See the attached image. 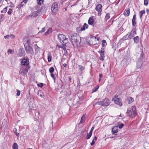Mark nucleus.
I'll list each match as a JSON object with an SVG mask.
<instances>
[{
  "mask_svg": "<svg viewBox=\"0 0 149 149\" xmlns=\"http://www.w3.org/2000/svg\"><path fill=\"white\" fill-rule=\"evenodd\" d=\"M58 38L60 42L62 44L63 47H64L66 46V44L68 41V39L65 36L62 34H59L58 36Z\"/></svg>",
  "mask_w": 149,
  "mask_h": 149,
  "instance_id": "1",
  "label": "nucleus"
},
{
  "mask_svg": "<svg viewBox=\"0 0 149 149\" xmlns=\"http://www.w3.org/2000/svg\"><path fill=\"white\" fill-rule=\"evenodd\" d=\"M81 40V37L76 33L72 34L71 36V41L72 43L76 45L79 44Z\"/></svg>",
  "mask_w": 149,
  "mask_h": 149,
  "instance_id": "2",
  "label": "nucleus"
},
{
  "mask_svg": "<svg viewBox=\"0 0 149 149\" xmlns=\"http://www.w3.org/2000/svg\"><path fill=\"white\" fill-rule=\"evenodd\" d=\"M113 100H114V102L116 104L118 105L120 107L122 106L123 104L121 102V99L118 98L117 95H115V98L113 99Z\"/></svg>",
  "mask_w": 149,
  "mask_h": 149,
  "instance_id": "3",
  "label": "nucleus"
},
{
  "mask_svg": "<svg viewBox=\"0 0 149 149\" xmlns=\"http://www.w3.org/2000/svg\"><path fill=\"white\" fill-rule=\"evenodd\" d=\"M25 49L26 53L33 55L34 52L32 48L30 45H25L24 46Z\"/></svg>",
  "mask_w": 149,
  "mask_h": 149,
  "instance_id": "4",
  "label": "nucleus"
},
{
  "mask_svg": "<svg viewBox=\"0 0 149 149\" xmlns=\"http://www.w3.org/2000/svg\"><path fill=\"white\" fill-rule=\"evenodd\" d=\"M58 4L57 3H54L52 6L51 10L53 13H56L57 10Z\"/></svg>",
  "mask_w": 149,
  "mask_h": 149,
  "instance_id": "5",
  "label": "nucleus"
},
{
  "mask_svg": "<svg viewBox=\"0 0 149 149\" xmlns=\"http://www.w3.org/2000/svg\"><path fill=\"white\" fill-rule=\"evenodd\" d=\"M102 106H107L110 104V102L109 99L105 98L103 101H102Z\"/></svg>",
  "mask_w": 149,
  "mask_h": 149,
  "instance_id": "6",
  "label": "nucleus"
},
{
  "mask_svg": "<svg viewBox=\"0 0 149 149\" xmlns=\"http://www.w3.org/2000/svg\"><path fill=\"white\" fill-rule=\"evenodd\" d=\"M102 4H98L95 8V10L96 11H97L98 13V15L99 14H101V12H102Z\"/></svg>",
  "mask_w": 149,
  "mask_h": 149,
  "instance_id": "7",
  "label": "nucleus"
},
{
  "mask_svg": "<svg viewBox=\"0 0 149 149\" xmlns=\"http://www.w3.org/2000/svg\"><path fill=\"white\" fill-rule=\"evenodd\" d=\"M88 25L86 23H85L84 24V25L83 26L80 27H77V31L78 30H80L81 31H84L86 29H87L88 27Z\"/></svg>",
  "mask_w": 149,
  "mask_h": 149,
  "instance_id": "8",
  "label": "nucleus"
},
{
  "mask_svg": "<svg viewBox=\"0 0 149 149\" xmlns=\"http://www.w3.org/2000/svg\"><path fill=\"white\" fill-rule=\"evenodd\" d=\"M130 37V39H131L132 37H134V35L136 34V32L135 29H133L130 33H128Z\"/></svg>",
  "mask_w": 149,
  "mask_h": 149,
  "instance_id": "9",
  "label": "nucleus"
},
{
  "mask_svg": "<svg viewBox=\"0 0 149 149\" xmlns=\"http://www.w3.org/2000/svg\"><path fill=\"white\" fill-rule=\"evenodd\" d=\"M22 64L25 66H27L29 64V61L27 59L24 58L22 61Z\"/></svg>",
  "mask_w": 149,
  "mask_h": 149,
  "instance_id": "10",
  "label": "nucleus"
},
{
  "mask_svg": "<svg viewBox=\"0 0 149 149\" xmlns=\"http://www.w3.org/2000/svg\"><path fill=\"white\" fill-rule=\"evenodd\" d=\"M105 51H101L100 52V56L99 57V59L100 60L103 61L104 60V58L105 57L104 53Z\"/></svg>",
  "mask_w": 149,
  "mask_h": 149,
  "instance_id": "11",
  "label": "nucleus"
},
{
  "mask_svg": "<svg viewBox=\"0 0 149 149\" xmlns=\"http://www.w3.org/2000/svg\"><path fill=\"white\" fill-rule=\"evenodd\" d=\"M132 24L133 26H135L136 24V18L135 14H134L133 16L132 20Z\"/></svg>",
  "mask_w": 149,
  "mask_h": 149,
  "instance_id": "12",
  "label": "nucleus"
},
{
  "mask_svg": "<svg viewBox=\"0 0 149 149\" xmlns=\"http://www.w3.org/2000/svg\"><path fill=\"white\" fill-rule=\"evenodd\" d=\"M132 108L133 113V116L132 117V118H133L136 116V107L134 106L132 107Z\"/></svg>",
  "mask_w": 149,
  "mask_h": 149,
  "instance_id": "13",
  "label": "nucleus"
},
{
  "mask_svg": "<svg viewBox=\"0 0 149 149\" xmlns=\"http://www.w3.org/2000/svg\"><path fill=\"white\" fill-rule=\"evenodd\" d=\"M93 17H91L89 19L88 23L89 25H92L93 24L94 19Z\"/></svg>",
  "mask_w": 149,
  "mask_h": 149,
  "instance_id": "14",
  "label": "nucleus"
},
{
  "mask_svg": "<svg viewBox=\"0 0 149 149\" xmlns=\"http://www.w3.org/2000/svg\"><path fill=\"white\" fill-rule=\"evenodd\" d=\"M42 147L45 149H47L48 148V144L45 141H43L42 143Z\"/></svg>",
  "mask_w": 149,
  "mask_h": 149,
  "instance_id": "15",
  "label": "nucleus"
},
{
  "mask_svg": "<svg viewBox=\"0 0 149 149\" xmlns=\"http://www.w3.org/2000/svg\"><path fill=\"white\" fill-rule=\"evenodd\" d=\"M112 134H114L117 132L118 131V128L117 126L113 127L112 129Z\"/></svg>",
  "mask_w": 149,
  "mask_h": 149,
  "instance_id": "16",
  "label": "nucleus"
},
{
  "mask_svg": "<svg viewBox=\"0 0 149 149\" xmlns=\"http://www.w3.org/2000/svg\"><path fill=\"white\" fill-rule=\"evenodd\" d=\"M123 14L125 16H129L130 14V9L128 8L125 9L124 12Z\"/></svg>",
  "mask_w": 149,
  "mask_h": 149,
  "instance_id": "17",
  "label": "nucleus"
},
{
  "mask_svg": "<svg viewBox=\"0 0 149 149\" xmlns=\"http://www.w3.org/2000/svg\"><path fill=\"white\" fill-rule=\"evenodd\" d=\"M24 51L23 48H20L19 50V54L20 56H22L24 54Z\"/></svg>",
  "mask_w": 149,
  "mask_h": 149,
  "instance_id": "18",
  "label": "nucleus"
},
{
  "mask_svg": "<svg viewBox=\"0 0 149 149\" xmlns=\"http://www.w3.org/2000/svg\"><path fill=\"white\" fill-rule=\"evenodd\" d=\"M40 11L39 10H38L36 11H34L32 15L33 17H35L37 16L39 14L40 12Z\"/></svg>",
  "mask_w": 149,
  "mask_h": 149,
  "instance_id": "19",
  "label": "nucleus"
},
{
  "mask_svg": "<svg viewBox=\"0 0 149 149\" xmlns=\"http://www.w3.org/2000/svg\"><path fill=\"white\" fill-rule=\"evenodd\" d=\"M78 70L82 71L84 70L85 68L83 66L78 65Z\"/></svg>",
  "mask_w": 149,
  "mask_h": 149,
  "instance_id": "20",
  "label": "nucleus"
},
{
  "mask_svg": "<svg viewBox=\"0 0 149 149\" xmlns=\"http://www.w3.org/2000/svg\"><path fill=\"white\" fill-rule=\"evenodd\" d=\"M126 113L128 114L129 116L131 117L132 118V117L133 116V114H132V113L130 110H127Z\"/></svg>",
  "mask_w": 149,
  "mask_h": 149,
  "instance_id": "21",
  "label": "nucleus"
},
{
  "mask_svg": "<svg viewBox=\"0 0 149 149\" xmlns=\"http://www.w3.org/2000/svg\"><path fill=\"white\" fill-rule=\"evenodd\" d=\"M145 13L146 12L144 10H142L139 12V17L141 19L143 15L145 14Z\"/></svg>",
  "mask_w": 149,
  "mask_h": 149,
  "instance_id": "22",
  "label": "nucleus"
},
{
  "mask_svg": "<svg viewBox=\"0 0 149 149\" xmlns=\"http://www.w3.org/2000/svg\"><path fill=\"white\" fill-rule=\"evenodd\" d=\"M129 38H130V37L129 35V34L128 33L127 35L125 36L122 38V39L125 40L127 39H128Z\"/></svg>",
  "mask_w": 149,
  "mask_h": 149,
  "instance_id": "23",
  "label": "nucleus"
},
{
  "mask_svg": "<svg viewBox=\"0 0 149 149\" xmlns=\"http://www.w3.org/2000/svg\"><path fill=\"white\" fill-rule=\"evenodd\" d=\"M139 37L138 36H136L134 38V40L135 43H137L139 42Z\"/></svg>",
  "mask_w": 149,
  "mask_h": 149,
  "instance_id": "24",
  "label": "nucleus"
},
{
  "mask_svg": "<svg viewBox=\"0 0 149 149\" xmlns=\"http://www.w3.org/2000/svg\"><path fill=\"white\" fill-rule=\"evenodd\" d=\"M30 40L29 39H28L26 42L24 43V46L25 45L29 46L30 45Z\"/></svg>",
  "mask_w": 149,
  "mask_h": 149,
  "instance_id": "25",
  "label": "nucleus"
},
{
  "mask_svg": "<svg viewBox=\"0 0 149 149\" xmlns=\"http://www.w3.org/2000/svg\"><path fill=\"white\" fill-rule=\"evenodd\" d=\"M52 28H49L48 29L47 31L45 33V35H48L50 33L52 32Z\"/></svg>",
  "mask_w": 149,
  "mask_h": 149,
  "instance_id": "26",
  "label": "nucleus"
},
{
  "mask_svg": "<svg viewBox=\"0 0 149 149\" xmlns=\"http://www.w3.org/2000/svg\"><path fill=\"white\" fill-rule=\"evenodd\" d=\"M48 61L49 62H50L52 61V56L51 53H49L48 54Z\"/></svg>",
  "mask_w": 149,
  "mask_h": 149,
  "instance_id": "27",
  "label": "nucleus"
},
{
  "mask_svg": "<svg viewBox=\"0 0 149 149\" xmlns=\"http://www.w3.org/2000/svg\"><path fill=\"white\" fill-rule=\"evenodd\" d=\"M110 14L109 13L106 14L104 18V20L107 21L110 18Z\"/></svg>",
  "mask_w": 149,
  "mask_h": 149,
  "instance_id": "28",
  "label": "nucleus"
},
{
  "mask_svg": "<svg viewBox=\"0 0 149 149\" xmlns=\"http://www.w3.org/2000/svg\"><path fill=\"white\" fill-rule=\"evenodd\" d=\"M13 149H18V146L17 143H15L13 144Z\"/></svg>",
  "mask_w": 149,
  "mask_h": 149,
  "instance_id": "29",
  "label": "nucleus"
},
{
  "mask_svg": "<svg viewBox=\"0 0 149 149\" xmlns=\"http://www.w3.org/2000/svg\"><path fill=\"white\" fill-rule=\"evenodd\" d=\"M97 139V137L96 136H95L94 138L92 141V142L91 144V146H93L95 144V141H96Z\"/></svg>",
  "mask_w": 149,
  "mask_h": 149,
  "instance_id": "30",
  "label": "nucleus"
},
{
  "mask_svg": "<svg viewBox=\"0 0 149 149\" xmlns=\"http://www.w3.org/2000/svg\"><path fill=\"white\" fill-rule=\"evenodd\" d=\"M37 4L39 6H40L42 4L44 1V0H37Z\"/></svg>",
  "mask_w": 149,
  "mask_h": 149,
  "instance_id": "31",
  "label": "nucleus"
},
{
  "mask_svg": "<svg viewBox=\"0 0 149 149\" xmlns=\"http://www.w3.org/2000/svg\"><path fill=\"white\" fill-rule=\"evenodd\" d=\"M12 37H13V38L15 37V36L13 35H6L4 37V38L5 39H9L10 38H12Z\"/></svg>",
  "mask_w": 149,
  "mask_h": 149,
  "instance_id": "32",
  "label": "nucleus"
},
{
  "mask_svg": "<svg viewBox=\"0 0 149 149\" xmlns=\"http://www.w3.org/2000/svg\"><path fill=\"white\" fill-rule=\"evenodd\" d=\"M92 132H89V133L86 136V139H89L92 136Z\"/></svg>",
  "mask_w": 149,
  "mask_h": 149,
  "instance_id": "33",
  "label": "nucleus"
},
{
  "mask_svg": "<svg viewBox=\"0 0 149 149\" xmlns=\"http://www.w3.org/2000/svg\"><path fill=\"white\" fill-rule=\"evenodd\" d=\"M85 115H86V114H84L82 116V117L81 118L80 122L81 123H83L84 122V119L85 118Z\"/></svg>",
  "mask_w": 149,
  "mask_h": 149,
  "instance_id": "34",
  "label": "nucleus"
},
{
  "mask_svg": "<svg viewBox=\"0 0 149 149\" xmlns=\"http://www.w3.org/2000/svg\"><path fill=\"white\" fill-rule=\"evenodd\" d=\"M99 88V86L98 85H97L96 87H95L93 89L92 93L95 92Z\"/></svg>",
  "mask_w": 149,
  "mask_h": 149,
  "instance_id": "35",
  "label": "nucleus"
},
{
  "mask_svg": "<svg viewBox=\"0 0 149 149\" xmlns=\"http://www.w3.org/2000/svg\"><path fill=\"white\" fill-rule=\"evenodd\" d=\"M49 71L50 73H52L54 71V68L53 67H50L49 69Z\"/></svg>",
  "mask_w": 149,
  "mask_h": 149,
  "instance_id": "36",
  "label": "nucleus"
},
{
  "mask_svg": "<svg viewBox=\"0 0 149 149\" xmlns=\"http://www.w3.org/2000/svg\"><path fill=\"white\" fill-rule=\"evenodd\" d=\"M130 99H129V102L128 103L129 104H130V103H132L134 101V99L132 97H130Z\"/></svg>",
  "mask_w": 149,
  "mask_h": 149,
  "instance_id": "37",
  "label": "nucleus"
},
{
  "mask_svg": "<svg viewBox=\"0 0 149 149\" xmlns=\"http://www.w3.org/2000/svg\"><path fill=\"white\" fill-rule=\"evenodd\" d=\"M7 7H5L1 11V13H6L7 11Z\"/></svg>",
  "mask_w": 149,
  "mask_h": 149,
  "instance_id": "38",
  "label": "nucleus"
},
{
  "mask_svg": "<svg viewBox=\"0 0 149 149\" xmlns=\"http://www.w3.org/2000/svg\"><path fill=\"white\" fill-rule=\"evenodd\" d=\"M124 125L123 124H118V125L117 127H118V128H119L120 129H121L124 127Z\"/></svg>",
  "mask_w": 149,
  "mask_h": 149,
  "instance_id": "39",
  "label": "nucleus"
},
{
  "mask_svg": "<svg viewBox=\"0 0 149 149\" xmlns=\"http://www.w3.org/2000/svg\"><path fill=\"white\" fill-rule=\"evenodd\" d=\"M149 0H144V4L145 6H147Z\"/></svg>",
  "mask_w": 149,
  "mask_h": 149,
  "instance_id": "40",
  "label": "nucleus"
},
{
  "mask_svg": "<svg viewBox=\"0 0 149 149\" xmlns=\"http://www.w3.org/2000/svg\"><path fill=\"white\" fill-rule=\"evenodd\" d=\"M36 47L37 48L35 49V51L36 53H38L40 52V48L37 45H36Z\"/></svg>",
  "mask_w": 149,
  "mask_h": 149,
  "instance_id": "41",
  "label": "nucleus"
},
{
  "mask_svg": "<svg viewBox=\"0 0 149 149\" xmlns=\"http://www.w3.org/2000/svg\"><path fill=\"white\" fill-rule=\"evenodd\" d=\"M12 9H11V8H10L9 9V10L7 12V13L8 15H10L12 14Z\"/></svg>",
  "mask_w": 149,
  "mask_h": 149,
  "instance_id": "42",
  "label": "nucleus"
},
{
  "mask_svg": "<svg viewBox=\"0 0 149 149\" xmlns=\"http://www.w3.org/2000/svg\"><path fill=\"white\" fill-rule=\"evenodd\" d=\"M102 45L103 47H104L105 45L104 44H105L106 43V41L105 40H103L102 41Z\"/></svg>",
  "mask_w": 149,
  "mask_h": 149,
  "instance_id": "43",
  "label": "nucleus"
},
{
  "mask_svg": "<svg viewBox=\"0 0 149 149\" xmlns=\"http://www.w3.org/2000/svg\"><path fill=\"white\" fill-rule=\"evenodd\" d=\"M17 92L16 95L18 96H19L20 94V91L17 89Z\"/></svg>",
  "mask_w": 149,
  "mask_h": 149,
  "instance_id": "44",
  "label": "nucleus"
},
{
  "mask_svg": "<svg viewBox=\"0 0 149 149\" xmlns=\"http://www.w3.org/2000/svg\"><path fill=\"white\" fill-rule=\"evenodd\" d=\"M45 27H43L42 28V30L40 31H39V33H43L45 31Z\"/></svg>",
  "mask_w": 149,
  "mask_h": 149,
  "instance_id": "45",
  "label": "nucleus"
},
{
  "mask_svg": "<svg viewBox=\"0 0 149 149\" xmlns=\"http://www.w3.org/2000/svg\"><path fill=\"white\" fill-rule=\"evenodd\" d=\"M28 69H27V68H25V69H24L23 70V72L24 73V74H26L27 73V72H28Z\"/></svg>",
  "mask_w": 149,
  "mask_h": 149,
  "instance_id": "46",
  "label": "nucleus"
},
{
  "mask_svg": "<svg viewBox=\"0 0 149 149\" xmlns=\"http://www.w3.org/2000/svg\"><path fill=\"white\" fill-rule=\"evenodd\" d=\"M38 86L41 87H42L43 86V84L42 83H40L37 84Z\"/></svg>",
  "mask_w": 149,
  "mask_h": 149,
  "instance_id": "47",
  "label": "nucleus"
},
{
  "mask_svg": "<svg viewBox=\"0 0 149 149\" xmlns=\"http://www.w3.org/2000/svg\"><path fill=\"white\" fill-rule=\"evenodd\" d=\"M51 77H52V78L53 79H54V81H55V77L54 74H53L52 73H51Z\"/></svg>",
  "mask_w": 149,
  "mask_h": 149,
  "instance_id": "48",
  "label": "nucleus"
},
{
  "mask_svg": "<svg viewBox=\"0 0 149 149\" xmlns=\"http://www.w3.org/2000/svg\"><path fill=\"white\" fill-rule=\"evenodd\" d=\"M95 105L96 104H99V105H102V101L101 102H96L95 104Z\"/></svg>",
  "mask_w": 149,
  "mask_h": 149,
  "instance_id": "49",
  "label": "nucleus"
},
{
  "mask_svg": "<svg viewBox=\"0 0 149 149\" xmlns=\"http://www.w3.org/2000/svg\"><path fill=\"white\" fill-rule=\"evenodd\" d=\"M24 2L22 1L21 3L19 5V6L20 7H22L24 5Z\"/></svg>",
  "mask_w": 149,
  "mask_h": 149,
  "instance_id": "50",
  "label": "nucleus"
},
{
  "mask_svg": "<svg viewBox=\"0 0 149 149\" xmlns=\"http://www.w3.org/2000/svg\"><path fill=\"white\" fill-rule=\"evenodd\" d=\"M8 52H10V54H12L14 52L12 50L10 49H9L8 50Z\"/></svg>",
  "mask_w": 149,
  "mask_h": 149,
  "instance_id": "51",
  "label": "nucleus"
},
{
  "mask_svg": "<svg viewBox=\"0 0 149 149\" xmlns=\"http://www.w3.org/2000/svg\"><path fill=\"white\" fill-rule=\"evenodd\" d=\"M35 114L36 115V113H37L38 115V117H39V115H40V112L39 111H36L35 112Z\"/></svg>",
  "mask_w": 149,
  "mask_h": 149,
  "instance_id": "52",
  "label": "nucleus"
},
{
  "mask_svg": "<svg viewBox=\"0 0 149 149\" xmlns=\"http://www.w3.org/2000/svg\"><path fill=\"white\" fill-rule=\"evenodd\" d=\"M68 80H69V81H70V83H72V78L71 77H68Z\"/></svg>",
  "mask_w": 149,
  "mask_h": 149,
  "instance_id": "53",
  "label": "nucleus"
},
{
  "mask_svg": "<svg viewBox=\"0 0 149 149\" xmlns=\"http://www.w3.org/2000/svg\"><path fill=\"white\" fill-rule=\"evenodd\" d=\"M94 127H93V126L92 127L90 132H92L94 130Z\"/></svg>",
  "mask_w": 149,
  "mask_h": 149,
  "instance_id": "54",
  "label": "nucleus"
},
{
  "mask_svg": "<svg viewBox=\"0 0 149 149\" xmlns=\"http://www.w3.org/2000/svg\"><path fill=\"white\" fill-rule=\"evenodd\" d=\"M10 7H12L13 6V3L11 2H10Z\"/></svg>",
  "mask_w": 149,
  "mask_h": 149,
  "instance_id": "55",
  "label": "nucleus"
},
{
  "mask_svg": "<svg viewBox=\"0 0 149 149\" xmlns=\"http://www.w3.org/2000/svg\"><path fill=\"white\" fill-rule=\"evenodd\" d=\"M28 1L27 0H24L23 1V2H24V4L25 3H26L27 2V1Z\"/></svg>",
  "mask_w": 149,
  "mask_h": 149,
  "instance_id": "56",
  "label": "nucleus"
},
{
  "mask_svg": "<svg viewBox=\"0 0 149 149\" xmlns=\"http://www.w3.org/2000/svg\"><path fill=\"white\" fill-rule=\"evenodd\" d=\"M103 74H100L99 75V78H101L103 76Z\"/></svg>",
  "mask_w": 149,
  "mask_h": 149,
  "instance_id": "57",
  "label": "nucleus"
},
{
  "mask_svg": "<svg viewBox=\"0 0 149 149\" xmlns=\"http://www.w3.org/2000/svg\"><path fill=\"white\" fill-rule=\"evenodd\" d=\"M15 135H16L17 136H19V133H17V132H15Z\"/></svg>",
  "mask_w": 149,
  "mask_h": 149,
  "instance_id": "58",
  "label": "nucleus"
},
{
  "mask_svg": "<svg viewBox=\"0 0 149 149\" xmlns=\"http://www.w3.org/2000/svg\"><path fill=\"white\" fill-rule=\"evenodd\" d=\"M63 66L64 67H65L67 66V64L66 63H64L63 65Z\"/></svg>",
  "mask_w": 149,
  "mask_h": 149,
  "instance_id": "59",
  "label": "nucleus"
},
{
  "mask_svg": "<svg viewBox=\"0 0 149 149\" xmlns=\"http://www.w3.org/2000/svg\"><path fill=\"white\" fill-rule=\"evenodd\" d=\"M2 16H3V14L1 15V16H0V19H1L2 18Z\"/></svg>",
  "mask_w": 149,
  "mask_h": 149,
  "instance_id": "60",
  "label": "nucleus"
},
{
  "mask_svg": "<svg viewBox=\"0 0 149 149\" xmlns=\"http://www.w3.org/2000/svg\"><path fill=\"white\" fill-rule=\"evenodd\" d=\"M146 12H147V13H148V12H149V10H148V9H146Z\"/></svg>",
  "mask_w": 149,
  "mask_h": 149,
  "instance_id": "61",
  "label": "nucleus"
},
{
  "mask_svg": "<svg viewBox=\"0 0 149 149\" xmlns=\"http://www.w3.org/2000/svg\"><path fill=\"white\" fill-rule=\"evenodd\" d=\"M104 48H101V51H104Z\"/></svg>",
  "mask_w": 149,
  "mask_h": 149,
  "instance_id": "62",
  "label": "nucleus"
},
{
  "mask_svg": "<svg viewBox=\"0 0 149 149\" xmlns=\"http://www.w3.org/2000/svg\"><path fill=\"white\" fill-rule=\"evenodd\" d=\"M100 81H101V78H99V82H100Z\"/></svg>",
  "mask_w": 149,
  "mask_h": 149,
  "instance_id": "63",
  "label": "nucleus"
},
{
  "mask_svg": "<svg viewBox=\"0 0 149 149\" xmlns=\"http://www.w3.org/2000/svg\"><path fill=\"white\" fill-rule=\"evenodd\" d=\"M101 52V50H100L99 51H98V52L100 54V52Z\"/></svg>",
  "mask_w": 149,
  "mask_h": 149,
  "instance_id": "64",
  "label": "nucleus"
}]
</instances>
